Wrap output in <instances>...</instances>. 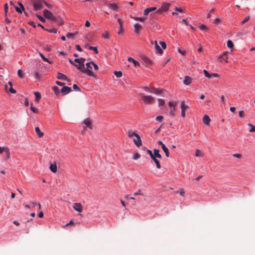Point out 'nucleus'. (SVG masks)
Segmentation results:
<instances>
[{
  "mask_svg": "<svg viewBox=\"0 0 255 255\" xmlns=\"http://www.w3.org/2000/svg\"><path fill=\"white\" fill-rule=\"evenodd\" d=\"M86 67L84 66V69H82L81 71L83 73L87 74L89 76L94 77V75L92 71L93 67H94L95 70H97L99 68L98 66L94 62L91 61L87 63L86 64Z\"/></svg>",
  "mask_w": 255,
  "mask_h": 255,
  "instance_id": "f257e3e1",
  "label": "nucleus"
},
{
  "mask_svg": "<svg viewBox=\"0 0 255 255\" xmlns=\"http://www.w3.org/2000/svg\"><path fill=\"white\" fill-rule=\"evenodd\" d=\"M43 0H34L33 3V7L35 10H38L43 7Z\"/></svg>",
  "mask_w": 255,
  "mask_h": 255,
  "instance_id": "f03ea898",
  "label": "nucleus"
},
{
  "mask_svg": "<svg viewBox=\"0 0 255 255\" xmlns=\"http://www.w3.org/2000/svg\"><path fill=\"white\" fill-rule=\"evenodd\" d=\"M170 5V4L169 3H163L161 7L156 11V13H161L163 12L167 11L169 9Z\"/></svg>",
  "mask_w": 255,
  "mask_h": 255,
  "instance_id": "7ed1b4c3",
  "label": "nucleus"
},
{
  "mask_svg": "<svg viewBox=\"0 0 255 255\" xmlns=\"http://www.w3.org/2000/svg\"><path fill=\"white\" fill-rule=\"evenodd\" d=\"M229 54V52L226 51L223 52L221 55H220L218 57V60L220 62H222L224 61L225 63H228V55Z\"/></svg>",
  "mask_w": 255,
  "mask_h": 255,
  "instance_id": "20e7f679",
  "label": "nucleus"
},
{
  "mask_svg": "<svg viewBox=\"0 0 255 255\" xmlns=\"http://www.w3.org/2000/svg\"><path fill=\"white\" fill-rule=\"evenodd\" d=\"M8 85H4V90L6 91V92H8L9 91L10 93H12V94H14L16 93V90H15L13 88H12V83L10 82V81H9L8 83Z\"/></svg>",
  "mask_w": 255,
  "mask_h": 255,
  "instance_id": "39448f33",
  "label": "nucleus"
},
{
  "mask_svg": "<svg viewBox=\"0 0 255 255\" xmlns=\"http://www.w3.org/2000/svg\"><path fill=\"white\" fill-rule=\"evenodd\" d=\"M132 140L133 141L135 144L137 146L139 147L141 145V140L139 136V135L136 134L134 137L132 138Z\"/></svg>",
  "mask_w": 255,
  "mask_h": 255,
  "instance_id": "423d86ee",
  "label": "nucleus"
},
{
  "mask_svg": "<svg viewBox=\"0 0 255 255\" xmlns=\"http://www.w3.org/2000/svg\"><path fill=\"white\" fill-rule=\"evenodd\" d=\"M75 62L79 64V69L81 70L82 69H84V62L85 59L83 58H76L75 59Z\"/></svg>",
  "mask_w": 255,
  "mask_h": 255,
  "instance_id": "0eeeda50",
  "label": "nucleus"
},
{
  "mask_svg": "<svg viewBox=\"0 0 255 255\" xmlns=\"http://www.w3.org/2000/svg\"><path fill=\"white\" fill-rule=\"evenodd\" d=\"M43 15L44 16V17L45 18L49 19H51V20L53 19L54 18V15L52 14V13L47 9L44 10Z\"/></svg>",
  "mask_w": 255,
  "mask_h": 255,
  "instance_id": "6e6552de",
  "label": "nucleus"
},
{
  "mask_svg": "<svg viewBox=\"0 0 255 255\" xmlns=\"http://www.w3.org/2000/svg\"><path fill=\"white\" fill-rule=\"evenodd\" d=\"M180 108L181 109V116L184 118L185 116V111L189 108V107L187 105H185L184 101H182L181 103Z\"/></svg>",
  "mask_w": 255,
  "mask_h": 255,
  "instance_id": "1a4fd4ad",
  "label": "nucleus"
},
{
  "mask_svg": "<svg viewBox=\"0 0 255 255\" xmlns=\"http://www.w3.org/2000/svg\"><path fill=\"white\" fill-rule=\"evenodd\" d=\"M71 91V88L68 86L63 87L60 90V92L63 95H65L69 93Z\"/></svg>",
  "mask_w": 255,
  "mask_h": 255,
  "instance_id": "9d476101",
  "label": "nucleus"
},
{
  "mask_svg": "<svg viewBox=\"0 0 255 255\" xmlns=\"http://www.w3.org/2000/svg\"><path fill=\"white\" fill-rule=\"evenodd\" d=\"M73 208L76 211H78V212H82L83 208L82 206L81 203H74L73 206Z\"/></svg>",
  "mask_w": 255,
  "mask_h": 255,
  "instance_id": "9b49d317",
  "label": "nucleus"
},
{
  "mask_svg": "<svg viewBox=\"0 0 255 255\" xmlns=\"http://www.w3.org/2000/svg\"><path fill=\"white\" fill-rule=\"evenodd\" d=\"M128 60L129 62L132 63L135 68L138 67L140 66L139 62L131 57H128Z\"/></svg>",
  "mask_w": 255,
  "mask_h": 255,
  "instance_id": "f8f14e48",
  "label": "nucleus"
},
{
  "mask_svg": "<svg viewBox=\"0 0 255 255\" xmlns=\"http://www.w3.org/2000/svg\"><path fill=\"white\" fill-rule=\"evenodd\" d=\"M154 98L149 96H144V103L151 104L154 102Z\"/></svg>",
  "mask_w": 255,
  "mask_h": 255,
  "instance_id": "ddd939ff",
  "label": "nucleus"
},
{
  "mask_svg": "<svg viewBox=\"0 0 255 255\" xmlns=\"http://www.w3.org/2000/svg\"><path fill=\"white\" fill-rule=\"evenodd\" d=\"M155 48L156 52L157 54H162L163 53V50L161 49L160 47L158 45L157 41H155Z\"/></svg>",
  "mask_w": 255,
  "mask_h": 255,
  "instance_id": "4468645a",
  "label": "nucleus"
},
{
  "mask_svg": "<svg viewBox=\"0 0 255 255\" xmlns=\"http://www.w3.org/2000/svg\"><path fill=\"white\" fill-rule=\"evenodd\" d=\"M144 64H146L147 66L150 67L153 65V62L148 58L144 57Z\"/></svg>",
  "mask_w": 255,
  "mask_h": 255,
  "instance_id": "2eb2a0df",
  "label": "nucleus"
},
{
  "mask_svg": "<svg viewBox=\"0 0 255 255\" xmlns=\"http://www.w3.org/2000/svg\"><path fill=\"white\" fill-rule=\"evenodd\" d=\"M210 119L207 115H205L203 118V122L206 125H209L210 122Z\"/></svg>",
  "mask_w": 255,
  "mask_h": 255,
  "instance_id": "dca6fc26",
  "label": "nucleus"
},
{
  "mask_svg": "<svg viewBox=\"0 0 255 255\" xmlns=\"http://www.w3.org/2000/svg\"><path fill=\"white\" fill-rule=\"evenodd\" d=\"M84 124L85 125H86L90 129H92V124H91V121L89 119L87 118L86 119H85L84 122H83Z\"/></svg>",
  "mask_w": 255,
  "mask_h": 255,
  "instance_id": "f3484780",
  "label": "nucleus"
},
{
  "mask_svg": "<svg viewBox=\"0 0 255 255\" xmlns=\"http://www.w3.org/2000/svg\"><path fill=\"white\" fill-rule=\"evenodd\" d=\"M151 158H152V159L154 161V162L156 164V167L158 169H160L161 168V166L160 164L159 161L156 158L157 157H155V155H153Z\"/></svg>",
  "mask_w": 255,
  "mask_h": 255,
  "instance_id": "a211bd4d",
  "label": "nucleus"
},
{
  "mask_svg": "<svg viewBox=\"0 0 255 255\" xmlns=\"http://www.w3.org/2000/svg\"><path fill=\"white\" fill-rule=\"evenodd\" d=\"M156 9V7H155L147 8L144 10V15H148L150 12L155 11Z\"/></svg>",
  "mask_w": 255,
  "mask_h": 255,
  "instance_id": "6ab92c4d",
  "label": "nucleus"
},
{
  "mask_svg": "<svg viewBox=\"0 0 255 255\" xmlns=\"http://www.w3.org/2000/svg\"><path fill=\"white\" fill-rule=\"evenodd\" d=\"M141 25L138 23H135L134 25V32L136 34H138L139 32V30L141 29Z\"/></svg>",
  "mask_w": 255,
  "mask_h": 255,
  "instance_id": "aec40b11",
  "label": "nucleus"
},
{
  "mask_svg": "<svg viewBox=\"0 0 255 255\" xmlns=\"http://www.w3.org/2000/svg\"><path fill=\"white\" fill-rule=\"evenodd\" d=\"M108 6L110 8L114 10H117L118 8V6L117 4L113 3H109L108 4Z\"/></svg>",
  "mask_w": 255,
  "mask_h": 255,
  "instance_id": "412c9836",
  "label": "nucleus"
},
{
  "mask_svg": "<svg viewBox=\"0 0 255 255\" xmlns=\"http://www.w3.org/2000/svg\"><path fill=\"white\" fill-rule=\"evenodd\" d=\"M18 3H19V5L20 6L21 8H19L18 7H16L15 10H16V11L17 12L22 13V11L24 10V6H23V4L21 3H19V2Z\"/></svg>",
  "mask_w": 255,
  "mask_h": 255,
  "instance_id": "4be33fe9",
  "label": "nucleus"
},
{
  "mask_svg": "<svg viewBox=\"0 0 255 255\" xmlns=\"http://www.w3.org/2000/svg\"><path fill=\"white\" fill-rule=\"evenodd\" d=\"M57 78L59 80H67L66 76L61 73H58Z\"/></svg>",
  "mask_w": 255,
  "mask_h": 255,
  "instance_id": "5701e85b",
  "label": "nucleus"
},
{
  "mask_svg": "<svg viewBox=\"0 0 255 255\" xmlns=\"http://www.w3.org/2000/svg\"><path fill=\"white\" fill-rule=\"evenodd\" d=\"M35 130V132L39 137H41L43 136V133L40 131L38 127H36Z\"/></svg>",
  "mask_w": 255,
  "mask_h": 255,
  "instance_id": "b1692460",
  "label": "nucleus"
},
{
  "mask_svg": "<svg viewBox=\"0 0 255 255\" xmlns=\"http://www.w3.org/2000/svg\"><path fill=\"white\" fill-rule=\"evenodd\" d=\"M153 155H155V157L159 158H162L161 154H159V150H158V149H155L154 150Z\"/></svg>",
  "mask_w": 255,
  "mask_h": 255,
  "instance_id": "393cba45",
  "label": "nucleus"
},
{
  "mask_svg": "<svg viewBox=\"0 0 255 255\" xmlns=\"http://www.w3.org/2000/svg\"><path fill=\"white\" fill-rule=\"evenodd\" d=\"M50 169L51 170V171L52 172L55 173L57 171V166H56V164H51L50 166Z\"/></svg>",
  "mask_w": 255,
  "mask_h": 255,
  "instance_id": "a878e982",
  "label": "nucleus"
},
{
  "mask_svg": "<svg viewBox=\"0 0 255 255\" xmlns=\"http://www.w3.org/2000/svg\"><path fill=\"white\" fill-rule=\"evenodd\" d=\"M34 94L35 96V101L38 102L39 99L41 98V94L38 92H34Z\"/></svg>",
  "mask_w": 255,
  "mask_h": 255,
  "instance_id": "bb28decb",
  "label": "nucleus"
},
{
  "mask_svg": "<svg viewBox=\"0 0 255 255\" xmlns=\"http://www.w3.org/2000/svg\"><path fill=\"white\" fill-rule=\"evenodd\" d=\"M162 148L163 150L164 151V152H165L166 156L169 157V153L168 149L165 146V145H162Z\"/></svg>",
  "mask_w": 255,
  "mask_h": 255,
  "instance_id": "cd10ccee",
  "label": "nucleus"
},
{
  "mask_svg": "<svg viewBox=\"0 0 255 255\" xmlns=\"http://www.w3.org/2000/svg\"><path fill=\"white\" fill-rule=\"evenodd\" d=\"M114 74L117 77V78H121L123 75V73L121 71H115Z\"/></svg>",
  "mask_w": 255,
  "mask_h": 255,
  "instance_id": "c85d7f7f",
  "label": "nucleus"
},
{
  "mask_svg": "<svg viewBox=\"0 0 255 255\" xmlns=\"http://www.w3.org/2000/svg\"><path fill=\"white\" fill-rule=\"evenodd\" d=\"M17 74H18V77L21 78V79H22L24 78V76H23V75H24V73H23V72L22 70H21V69H19L18 70V72H17Z\"/></svg>",
  "mask_w": 255,
  "mask_h": 255,
  "instance_id": "c756f323",
  "label": "nucleus"
},
{
  "mask_svg": "<svg viewBox=\"0 0 255 255\" xmlns=\"http://www.w3.org/2000/svg\"><path fill=\"white\" fill-rule=\"evenodd\" d=\"M136 134V133L135 132H134V131H132V130H129L128 131V136L130 137V138H132L133 137H134L135 135Z\"/></svg>",
  "mask_w": 255,
  "mask_h": 255,
  "instance_id": "7c9ffc66",
  "label": "nucleus"
},
{
  "mask_svg": "<svg viewBox=\"0 0 255 255\" xmlns=\"http://www.w3.org/2000/svg\"><path fill=\"white\" fill-rule=\"evenodd\" d=\"M40 56L41 57V58L45 62H47L50 64L51 63V62L48 59L46 58L42 53H40Z\"/></svg>",
  "mask_w": 255,
  "mask_h": 255,
  "instance_id": "2f4dec72",
  "label": "nucleus"
},
{
  "mask_svg": "<svg viewBox=\"0 0 255 255\" xmlns=\"http://www.w3.org/2000/svg\"><path fill=\"white\" fill-rule=\"evenodd\" d=\"M52 89H53V90L54 91L55 94L56 95H58V94H59L60 91H59V89H58V88L57 87L53 86L52 87Z\"/></svg>",
  "mask_w": 255,
  "mask_h": 255,
  "instance_id": "473e14b6",
  "label": "nucleus"
},
{
  "mask_svg": "<svg viewBox=\"0 0 255 255\" xmlns=\"http://www.w3.org/2000/svg\"><path fill=\"white\" fill-rule=\"evenodd\" d=\"M30 109L34 113H37L38 112V109L36 107L33 106L32 103L31 104Z\"/></svg>",
  "mask_w": 255,
  "mask_h": 255,
  "instance_id": "72a5a7b5",
  "label": "nucleus"
},
{
  "mask_svg": "<svg viewBox=\"0 0 255 255\" xmlns=\"http://www.w3.org/2000/svg\"><path fill=\"white\" fill-rule=\"evenodd\" d=\"M141 155L140 154H139L137 152H136L134 154L133 156V159L134 160H137L138 159V158H139L140 157Z\"/></svg>",
  "mask_w": 255,
  "mask_h": 255,
  "instance_id": "f704fd0d",
  "label": "nucleus"
},
{
  "mask_svg": "<svg viewBox=\"0 0 255 255\" xmlns=\"http://www.w3.org/2000/svg\"><path fill=\"white\" fill-rule=\"evenodd\" d=\"M45 30L49 32L54 33H56L57 32V29L56 28H52V29H46Z\"/></svg>",
  "mask_w": 255,
  "mask_h": 255,
  "instance_id": "c9c22d12",
  "label": "nucleus"
},
{
  "mask_svg": "<svg viewBox=\"0 0 255 255\" xmlns=\"http://www.w3.org/2000/svg\"><path fill=\"white\" fill-rule=\"evenodd\" d=\"M248 126L251 128V129L249 130L250 132H252L255 131V127L254 126L250 123L248 124Z\"/></svg>",
  "mask_w": 255,
  "mask_h": 255,
  "instance_id": "e433bc0d",
  "label": "nucleus"
},
{
  "mask_svg": "<svg viewBox=\"0 0 255 255\" xmlns=\"http://www.w3.org/2000/svg\"><path fill=\"white\" fill-rule=\"evenodd\" d=\"M195 155L196 156H202L203 154L201 153V150L196 149Z\"/></svg>",
  "mask_w": 255,
  "mask_h": 255,
  "instance_id": "4c0bfd02",
  "label": "nucleus"
},
{
  "mask_svg": "<svg viewBox=\"0 0 255 255\" xmlns=\"http://www.w3.org/2000/svg\"><path fill=\"white\" fill-rule=\"evenodd\" d=\"M227 46L230 48H233V47L234 46V44H233V42L231 40H229L227 41Z\"/></svg>",
  "mask_w": 255,
  "mask_h": 255,
  "instance_id": "58836bf2",
  "label": "nucleus"
},
{
  "mask_svg": "<svg viewBox=\"0 0 255 255\" xmlns=\"http://www.w3.org/2000/svg\"><path fill=\"white\" fill-rule=\"evenodd\" d=\"M158 105L159 106H161L164 105L165 102L162 99H158Z\"/></svg>",
  "mask_w": 255,
  "mask_h": 255,
  "instance_id": "ea45409f",
  "label": "nucleus"
},
{
  "mask_svg": "<svg viewBox=\"0 0 255 255\" xmlns=\"http://www.w3.org/2000/svg\"><path fill=\"white\" fill-rule=\"evenodd\" d=\"M159 44L161 45L162 48L163 49H165L166 48V43L165 42L160 41H159Z\"/></svg>",
  "mask_w": 255,
  "mask_h": 255,
  "instance_id": "a19ab883",
  "label": "nucleus"
},
{
  "mask_svg": "<svg viewBox=\"0 0 255 255\" xmlns=\"http://www.w3.org/2000/svg\"><path fill=\"white\" fill-rule=\"evenodd\" d=\"M177 102H169L168 103V105L170 107H173V108L175 107V106L177 105Z\"/></svg>",
  "mask_w": 255,
  "mask_h": 255,
  "instance_id": "79ce46f5",
  "label": "nucleus"
},
{
  "mask_svg": "<svg viewBox=\"0 0 255 255\" xmlns=\"http://www.w3.org/2000/svg\"><path fill=\"white\" fill-rule=\"evenodd\" d=\"M204 73L205 75V76L208 78H211V74H210L209 73V72L206 70H204Z\"/></svg>",
  "mask_w": 255,
  "mask_h": 255,
  "instance_id": "37998d69",
  "label": "nucleus"
},
{
  "mask_svg": "<svg viewBox=\"0 0 255 255\" xmlns=\"http://www.w3.org/2000/svg\"><path fill=\"white\" fill-rule=\"evenodd\" d=\"M199 28L201 30H208V28L203 24H202L200 25Z\"/></svg>",
  "mask_w": 255,
  "mask_h": 255,
  "instance_id": "c03bdc74",
  "label": "nucleus"
},
{
  "mask_svg": "<svg viewBox=\"0 0 255 255\" xmlns=\"http://www.w3.org/2000/svg\"><path fill=\"white\" fill-rule=\"evenodd\" d=\"M89 49L91 50H93L95 51V53L97 54L98 53V49L97 47L94 46H90Z\"/></svg>",
  "mask_w": 255,
  "mask_h": 255,
  "instance_id": "a18cd8bd",
  "label": "nucleus"
},
{
  "mask_svg": "<svg viewBox=\"0 0 255 255\" xmlns=\"http://www.w3.org/2000/svg\"><path fill=\"white\" fill-rule=\"evenodd\" d=\"M102 37L104 38H109V33L108 32H106L102 34Z\"/></svg>",
  "mask_w": 255,
  "mask_h": 255,
  "instance_id": "49530a36",
  "label": "nucleus"
},
{
  "mask_svg": "<svg viewBox=\"0 0 255 255\" xmlns=\"http://www.w3.org/2000/svg\"><path fill=\"white\" fill-rule=\"evenodd\" d=\"M239 115L240 118H244L245 116V113L244 111H240Z\"/></svg>",
  "mask_w": 255,
  "mask_h": 255,
  "instance_id": "de8ad7c7",
  "label": "nucleus"
},
{
  "mask_svg": "<svg viewBox=\"0 0 255 255\" xmlns=\"http://www.w3.org/2000/svg\"><path fill=\"white\" fill-rule=\"evenodd\" d=\"M250 18V17L249 16L246 17L245 19L241 22V23L242 24H245L246 22L249 20Z\"/></svg>",
  "mask_w": 255,
  "mask_h": 255,
  "instance_id": "09e8293b",
  "label": "nucleus"
},
{
  "mask_svg": "<svg viewBox=\"0 0 255 255\" xmlns=\"http://www.w3.org/2000/svg\"><path fill=\"white\" fill-rule=\"evenodd\" d=\"M5 151L6 152L7 158L9 159L10 158V152L8 147L5 149Z\"/></svg>",
  "mask_w": 255,
  "mask_h": 255,
  "instance_id": "8fccbe9b",
  "label": "nucleus"
},
{
  "mask_svg": "<svg viewBox=\"0 0 255 255\" xmlns=\"http://www.w3.org/2000/svg\"><path fill=\"white\" fill-rule=\"evenodd\" d=\"M132 18L135 19V20H138L140 21H143V17H131Z\"/></svg>",
  "mask_w": 255,
  "mask_h": 255,
  "instance_id": "3c124183",
  "label": "nucleus"
},
{
  "mask_svg": "<svg viewBox=\"0 0 255 255\" xmlns=\"http://www.w3.org/2000/svg\"><path fill=\"white\" fill-rule=\"evenodd\" d=\"M178 51L179 53H181L183 56H185L186 54V52L185 50H182L180 49H178Z\"/></svg>",
  "mask_w": 255,
  "mask_h": 255,
  "instance_id": "603ef678",
  "label": "nucleus"
},
{
  "mask_svg": "<svg viewBox=\"0 0 255 255\" xmlns=\"http://www.w3.org/2000/svg\"><path fill=\"white\" fill-rule=\"evenodd\" d=\"M175 10L179 12H184L183 10L181 7H176L175 8Z\"/></svg>",
  "mask_w": 255,
  "mask_h": 255,
  "instance_id": "864d4df0",
  "label": "nucleus"
},
{
  "mask_svg": "<svg viewBox=\"0 0 255 255\" xmlns=\"http://www.w3.org/2000/svg\"><path fill=\"white\" fill-rule=\"evenodd\" d=\"M221 23V20L219 18H216L214 20V23L216 24H218L219 23Z\"/></svg>",
  "mask_w": 255,
  "mask_h": 255,
  "instance_id": "5fc2aeb1",
  "label": "nucleus"
},
{
  "mask_svg": "<svg viewBox=\"0 0 255 255\" xmlns=\"http://www.w3.org/2000/svg\"><path fill=\"white\" fill-rule=\"evenodd\" d=\"M175 111V108H173L170 111V115L174 117L175 115L174 112Z\"/></svg>",
  "mask_w": 255,
  "mask_h": 255,
  "instance_id": "6e6d98bb",
  "label": "nucleus"
},
{
  "mask_svg": "<svg viewBox=\"0 0 255 255\" xmlns=\"http://www.w3.org/2000/svg\"><path fill=\"white\" fill-rule=\"evenodd\" d=\"M163 119V116H159L156 118V120L159 122H161Z\"/></svg>",
  "mask_w": 255,
  "mask_h": 255,
  "instance_id": "4d7b16f0",
  "label": "nucleus"
},
{
  "mask_svg": "<svg viewBox=\"0 0 255 255\" xmlns=\"http://www.w3.org/2000/svg\"><path fill=\"white\" fill-rule=\"evenodd\" d=\"M221 102L223 104H225V97L224 95H222L221 96Z\"/></svg>",
  "mask_w": 255,
  "mask_h": 255,
  "instance_id": "13d9d810",
  "label": "nucleus"
},
{
  "mask_svg": "<svg viewBox=\"0 0 255 255\" xmlns=\"http://www.w3.org/2000/svg\"><path fill=\"white\" fill-rule=\"evenodd\" d=\"M151 92H152V93H154L157 94H159V93H161V91H160V90H157V89H153V90L151 91Z\"/></svg>",
  "mask_w": 255,
  "mask_h": 255,
  "instance_id": "bf43d9fd",
  "label": "nucleus"
},
{
  "mask_svg": "<svg viewBox=\"0 0 255 255\" xmlns=\"http://www.w3.org/2000/svg\"><path fill=\"white\" fill-rule=\"evenodd\" d=\"M75 48L78 51L80 52L82 51V49L81 48V46L79 45H76Z\"/></svg>",
  "mask_w": 255,
  "mask_h": 255,
  "instance_id": "052dcab7",
  "label": "nucleus"
},
{
  "mask_svg": "<svg viewBox=\"0 0 255 255\" xmlns=\"http://www.w3.org/2000/svg\"><path fill=\"white\" fill-rule=\"evenodd\" d=\"M73 35H74V33H70V32L67 33L66 34V36L69 38L72 37L73 36Z\"/></svg>",
  "mask_w": 255,
  "mask_h": 255,
  "instance_id": "680f3d73",
  "label": "nucleus"
},
{
  "mask_svg": "<svg viewBox=\"0 0 255 255\" xmlns=\"http://www.w3.org/2000/svg\"><path fill=\"white\" fill-rule=\"evenodd\" d=\"M4 12L5 13H7V10H8V5H7V3H5L4 5Z\"/></svg>",
  "mask_w": 255,
  "mask_h": 255,
  "instance_id": "e2e57ef3",
  "label": "nucleus"
},
{
  "mask_svg": "<svg viewBox=\"0 0 255 255\" xmlns=\"http://www.w3.org/2000/svg\"><path fill=\"white\" fill-rule=\"evenodd\" d=\"M34 76H35V78H36V79L40 78V74L37 72H35Z\"/></svg>",
  "mask_w": 255,
  "mask_h": 255,
  "instance_id": "0e129e2a",
  "label": "nucleus"
},
{
  "mask_svg": "<svg viewBox=\"0 0 255 255\" xmlns=\"http://www.w3.org/2000/svg\"><path fill=\"white\" fill-rule=\"evenodd\" d=\"M181 23H184L187 25H188V23L187 22V19H183L181 21Z\"/></svg>",
  "mask_w": 255,
  "mask_h": 255,
  "instance_id": "69168bd1",
  "label": "nucleus"
},
{
  "mask_svg": "<svg viewBox=\"0 0 255 255\" xmlns=\"http://www.w3.org/2000/svg\"><path fill=\"white\" fill-rule=\"evenodd\" d=\"M233 156L237 157V158H241L242 157V155L239 153H236V154H234L233 155Z\"/></svg>",
  "mask_w": 255,
  "mask_h": 255,
  "instance_id": "338daca9",
  "label": "nucleus"
},
{
  "mask_svg": "<svg viewBox=\"0 0 255 255\" xmlns=\"http://www.w3.org/2000/svg\"><path fill=\"white\" fill-rule=\"evenodd\" d=\"M73 89L75 90H77V91H79L80 90V89L78 87V86L76 84H74L73 86Z\"/></svg>",
  "mask_w": 255,
  "mask_h": 255,
  "instance_id": "774afa93",
  "label": "nucleus"
}]
</instances>
